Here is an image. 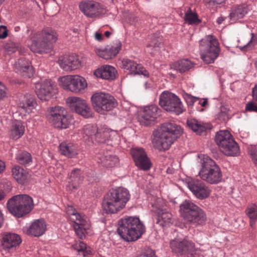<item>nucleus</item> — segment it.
I'll use <instances>...</instances> for the list:
<instances>
[{
	"label": "nucleus",
	"mask_w": 257,
	"mask_h": 257,
	"mask_svg": "<svg viewBox=\"0 0 257 257\" xmlns=\"http://www.w3.org/2000/svg\"><path fill=\"white\" fill-rule=\"evenodd\" d=\"M117 231L124 240L134 241L140 238L145 232V226L140 219L136 217H126L118 221Z\"/></svg>",
	"instance_id": "f03ea898"
},
{
	"label": "nucleus",
	"mask_w": 257,
	"mask_h": 257,
	"mask_svg": "<svg viewBox=\"0 0 257 257\" xmlns=\"http://www.w3.org/2000/svg\"><path fill=\"white\" fill-rule=\"evenodd\" d=\"M90 224L83 225H73L74 229L76 235L81 239L85 238V232L90 228Z\"/></svg>",
	"instance_id": "49530a36"
},
{
	"label": "nucleus",
	"mask_w": 257,
	"mask_h": 257,
	"mask_svg": "<svg viewBox=\"0 0 257 257\" xmlns=\"http://www.w3.org/2000/svg\"><path fill=\"white\" fill-rule=\"evenodd\" d=\"M157 223L159 225L169 226L173 222L172 214L166 209H158L156 212Z\"/></svg>",
	"instance_id": "72a5a7b5"
},
{
	"label": "nucleus",
	"mask_w": 257,
	"mask_h": 257,
	"mask_svg": "<svg viewBox=\"0 0 257 257\" xmlns=\"http://www.w3.org/2000/svg\"><path fill=\"white\" fill-rule=\"evenodd\" d=\"M39 38L45 41L51 50L54 43L57 40L58 35L56 32L50 28L44 29L42 31L38 33Z\"/></svg>",
	"instance_id": "7c9ffc66"
},
{
	"label": "nucleus",
	"mask_w": 257,
	"mask_h": 257,
	"mask_svg": "<svg viewBox=\"0 0 257 257\" xmlns=\"http://www.w3.org/2000/svg\"><path fill=\"white\" fill-rule=\"evenodd\" d=\"M34 206L32 198L27 194L15 195L9 199L7 203L9 211L18 218L29 213Z\"/></svg>",
	"instance_id": "423d86ee"
},
{
	"label": "nucleus",
	"mask_w": 257,
	"mask_h": 257,
	"mask_svg": "<svg viewBox=\"0 0 257 257\" xmlns=\"http://www.w3.org/2000/svg\"><path fill=\"white\" fill-rule=\"evenodd\" d=\"M8 89L5 85L0 81V100L7 97Z\"/></svg>",
	"instance_id": "5fc2aeb1"
},
{
	"label": "nucleus",
	"mask_w": 257,
	"mask_h": 257,
	"mask_svg": "<svg viewBox=\"0 0 257 257\" xmlns=\"http://www.w3.org/2000/svg\"><path fill=\"white\" fill-rule=\"evenodd\" d=\"M6 168V165L4 162L0 160V173H2Z\"/></svg>",
	"instance_id": "680f3d73"
},
{
	"label": "nucleus",
	"mask_w": 257,
	"mask_h": 257,
	"mask_svg": "<svg viewBox=\"0 0 257 257\" xmlns=\"http://www.w3.org/2000/svg\"><path fill=\"white\" fill-rule=\"evenodd\" d=\"M21 242L22 239L18 234L7 233L3 237L2 246L4 250L11 252L15 250Z\"/></svg>",
	"instance_id": "412c9836"
},
{
	"label": "nucleus",
	"mask_w": 257,
	"mask_h": 257,
	"mask_svg": "<svg viewBox=\"0 0 257 257\" xmlns=\"http://www.w3.org/2000/svg\"><path fill=\"white\" fill-rule=\"evenodd\" d=\"M131 154L136 165L141 170H149L151 166V162L143 148H135L131 150Z\"/></svg>",
	"instance_id": "dca6fc26"
},
{
	"label": "nucleus",
	"mask_w": 257,
	"mask_h": 257,
	"mask_svg": "<svg viewBox=\"0 0 257 257\" xmlns=\"http://www.w3.org/2000/svg\"><path fill=\"white\" fill-rule=\"evenodd\" d=\"M159 108L156 105H151L144 107L138 116V120L142 125L148 126L152 124L159 115Z\"/></svg>",
	"instance_id": "a211bd4d"
},
{
	"label": "nucleus",
	"mask_w": 257,
	"mask_h": 257,
	"mask_svg": "<svg viewBox=\"0 0 257 257\" xmlns=\"http://www.w3.org/2000/svg\"><path fill=\"white\" fill-rule=\"evenodd\" d=\"M245 213L249 218V225L253 228L257 220V206L254 204L248 205Z\"/></svg>",
	"instance_id": "37998d69"
},
{
	"label": "nucleus",
	"mask_w": 257,
	"mask_h": 257,
	"mask_svg": "<svg viewBox=\"0 0 257 257\" xmlns=\"http://www.w3.org/2000/svg\"><path fill=\"white\" fill-rule=\"evenodd\" d=\"M130 199L129 191L125 188L112 189L106 194L103 208L109 213H116L123 209Z\"/></svg>",
	"instance_id": "7ed1b4c3"
},
{
	"label": "nucleus",
	"mask_w": 257,
	"mask_h": 257,
	"mask_svg": "<svg viewBox=\"0 0 257 257\" xmlns=\"http://www.w3.org/2000/svg\"><path fill=\"white\" fill-rule=\"evenodd\" d=\"M161 44L159 39L154 38L148 44L147 47L151 49H154L155 51H158Z\"/></svg>",
	"instance_id": "3c124183"
},
{
	"label": "nucleus",
	"mask_w": 257,
	"mask_h": 257,
	"mask_svg": "<svg viewBox=\"0 0 257 257\" xmlns=\"http://www.w3.org/2000/svg\"><path fill=\"white\" fill-rule=\"evenodd\" d=\"M18 48V44L10 42L4 45V50L9 55L15 52Z\"/></svg>",
	"instance_id": "09e8293b"
},
{
	"label": "nucleus",
	"mask_w": 257,
	"mask_h": 257,
	"mask_svg": "<svg viewBox=\"0 0 257 257\" xmlns=\"http://www.w3.org/2000/svg\"><path fill=\"white\" fill-rule=\"evenodd\" d=\"M116 70L110 65H104L97 69L94 72V75L97 78L112 80L115 78Z\"/></svg>",
	"instance_id": "bb28decb"
},
{
	"label": "nucleus",
	"mask_w": 257,
	"mask_h": 257,
	"mask_svg": "<svg viewBox=\"0 0 257 257\" xmlns=\"http://www.w3.org/2000/svg\"><path fill=\"white\" fill-rule=\"evenodd\" d=\"M139 257H157L154 251L148 248L144 252L139 255Z\"/></svg>",
	"instance_id": "4d7b16f0"
},
{
	"label": "nucleus",
	"mask_w": 257,
	"mask_h": 257,
	"mask_svg": "<svg viewBox=\"0 0 257 257\" xmlns=\"http://www.w3.org/2000/svg\"><path fill=\"white\" fill-rule=\"evenodd\" d=\"M183 96L186 103L190 106H193L195 103L199 101L198 98L193 97L188 93H184Z\"/></svg>",
	"instance_id": "8fccbe9b"
},
{
	"label": "nucleus",
	"mask_w": 257,
	"mask_h": 257,
	"mask_svg": "<svg viewBox=\"0 0 257 257\" xmlns=\"http://www.w3.org/2000/svg\"><path fill=\"white\" fill-rule=\"evenodd\" d=\"M82 171L79 169L73 170L69 176V181L67 185V189L70 191H75L82 183L83 176Z\"/></svg>",
	"instance_id": "c756f323"
},
{
	"label": "nucleus",
	"mask_w": 257,
	"mask_h": 257,
	"mask_svg": "<svg viewBox=\"0 0 257 257\" xmlns=\"http://www.w3.org/2000/svg\"><path fill=\"white\" fill-rule=\"evenodd\" d=\"M80 11L87 17L96 19L103 13V6L99 3L92 0H84L79 4Z\"/></svg>",
	"instance_id": "4468645a"
},
{
	"label": "nucleus",
	"mask_w": 257,
	"mask_h": 257,
	"mask_svg": "<svg viewBox=\"0 0 257 257\" xmlns=\"http://www.w3.org/2000/svg\"><path fill=\"white\" fill-rule=\"evenodd\" d=\"M122 68L128 70L130 74L134 75L141 74L148 77L149 73L146 69L140 64H137L133 60L124 59L122 60Z\"/></svg>",
	"instance_id": "5701e85b"
},
{
	"label": "nucleus",
	"mask_w": 257,
	"mask_h": 257,
	"mask_svg": "<svg viewBox=\"0 0 257 257\" xmlns=\"http://www.w3.org/2000/svg\"><path fill=\"white\" fill-rule=\"evenodd\" d=\"M96 157L98 160V163H101L107 168L113 167L119 162V159L116 156L108 152L105 153L102 151L97 155Z\"/></svg>",
	"instance_id": "cd10ccee"
},
{
	"label": "nucleus",
	"mask_w": 257,
	"mask_h": 257,
	"mask_svg": "<svg viewBox=\"0 0 257 257\" xmlns=\"http://www.w3.org/2000/svg\"><path fill=\"white\" fill-rule=\"evenodd\" d=\"M252 93L253 100L257 102V84L252 88Z\"/></svg>",
	"instance_id": "bf43d9fd"
},
{
	"label": "nucleus",
	"mask_w": 257,
	"mask_h": 257,
	"mask_svg": "<svg viewBox=\"0 0 257 257\" xmlns=\"http://www.w3.org/2000/svg\"><path fill=\"white\" fill-rule=\"evenodd\" d=\"M114 133V132L110 130L106 127H102L100 128L97 127V131L94 137V141L99 143H104L108 140L112 134Z\"/></svg>",
	"instance_id": "e433bc0d"
},
{
	"label": "nucleus",
	"mask_w": 257,
	"mask_h": 257,
	"mask_svg": "<svg viewBox=\"0 0 257 257\" xmlns=\"http://www.w3.org/2000/svg\"><path fill=\"white\" fill-rule=\"evenodd\" d=\"M15 67L17 72L25 77L30 78L33 76V70L30 62L24 58H21L16 62Z\"/></svg>",
	"instance_id": "a878e982"
},
{
	"label": "nucleus",
	"mask_w": 257,
	"mask_h": 257,
	"mask_svg": "<svg viewBox=\"0 0 257 257\" xmlns=\"http://www.w3.org/2000/svg\"><path fill=\"white\" fill-rule=\"evenodd\" d=\"M184 19L186 23L191 25H198L201 22L197 14L193 12L190 8H188L185 12Z\"/></svg>",
	"instance_id": "79ce46f5"
},
{
	"label": "nucleus",
	"mask_w": 257,
	"mask_h": 257,
	"mask_svg": "<svg viewBox=\"0 0 257 257\" xmlns=\"http://www.w3.org/2000/svg\"><path fill=\"white\" fill-rule=\"evenodd\" d=\"M228 111L225 107H221L220 111L218 113L217 117L220 120L225 121L228 118Z\"/></svg>",
	"instance_id": "603ef678"
},
{
	"label": "nucleus",
	"mask_w": 257,
	"mask_h": 257,
	"mask_svg": "<svg viewBox=\"0 0 257 257\" xmlns=\"http://www.w3.org/2000/svg\"><path fill=\"white\" fill-rule=\"evenodd\" d=\"M199 49L202 59L208 64L213 62L220 53L219 43L212 35H207L200 41Z\"/></svg>",
	"instance_id": "0eeeda50"
},
{
	"label": "nucleus",
	"mask_w": 257,
	"mask_h": 257,
	"mask_svg": "<svg viewBox=\"0 0 257 257\" xmlns=\"http://www.w3.org/2000/svg\"><path fill=\"white\" fill-rule=\"evenodd\" d=\"M91 100L94 109L101 114H104L105 112L112 109L116 103L113 96L102 92L93 94Z\"/></svg>",
	"instance_id": "1a4fd4ad"
},
{
	"label": "nucleus",
	"mask_w": 257,
	"mask_h": 257,
	"mask_svg": "<svg viewBox=\"0 0 257 257\" xmlns=\"http://www.w3.org/2000/svg\"><path fill=\"white\" fill-rule=\"evenodd\" d=\"M187 187L197 199L203 200L210 196L211 191L209 188L198 179L188 181Z\"/></svg>",
	"instance_id": "2eb2a0df"
},
{
	"label": "nucleus",
	"mask_w": 257,
	"mask_h": 257,
	"mask_svg": "<svg viewBox=\"0 0 257 257\" xmlns=\"http://www.w3.org/2000/svg\"><path fill=\"white\" fill-rule=\"evenodd\" d=\"M245 110L248 111L257 112V104L254 101L248 102L245 106Z\"/></svg>",
	"instance_id": "6e6d98bb"
},
{
	"label": "nucleus",
	"mask_w": 257,
	"mask_h": 257,
	"mask_svg": "<svg viewBox=\"0 0 257 257\" xmlns=\"http://www.w3.org/2000/svg\"><path fill=\"white\" fill-rule=\"evenodd\" d=\"M73 247L79 252H84L85 251L88 252V251L86 250V244L82 241H79L78 243H75L73 245Z\"/></svg>",
	"instance_id": "864d4df0"
},
{
	"label": "nucleus",
	"mask_w": 257,
	"mask_h": 257,
	"mask_svg": "<svg viewBox=\"0 0 257 257\" xmlns=\"http://www.w3.org/2000/svg\"><path fill=\"white\" fill-rule=\"evenodd\" d=\"M28 46L31 51L35 53H47L51 50L45 41L38 36V33L31 39L30 42L28 43Z\"/></svg>",
	"instance_id": "b1692460"
},
{
	"label": "nucleus",
	"mask_w": 257,
	"mask_h": 257,
	"mask_svg": "<svg viewBox=\"0 0 257 257\" xmlns=\"http://www.w3.org/2000/svg\"><path fill=\"white\" fill-rule=\"evenodd\" d=\"M4 221V219L3 214L2 213V211L0 210V228H1L3 225Z\"/></svg>",
	"instance_id": "e2e57ef3"
},
{
	"label": "nucleus",
	"mask_w": 257,
	"mask_h": 257,
	"mask_svg": "<svg viewBox=\"0 0 257 257\" xmlns=\"http://www.w3.org/2000/svg\"><path fill=\"white\" fill-rule=\"evenodd\" d=\"M247 12V7L245 5H239L232 8L230 13V19L234 22L242 19Z\"/></svg>",
	"instance_id": "4c0bfd02"
},
{
	"label": "nucleus",
	"mask_w": 257,
	"mask_h": 257,
	"mask_svg": "<svg viewBox=\"0 0 257 257\" xmlns=\"http://www.w3.org/2000/svg\"><path fill=\"white\" fill-rule=\"evenodd\" d=\"M144 86L146 89L150 88L151 87V84L149 83L148 82H145Z\"/></svg>",
	"instance_id": "774afa93"
},
{
	"label": "nucleus",
	"mask_w": 257,
	"mask_h": 257,
	"mask_svg": "<svg viewBox=\"0 0 257 257\" xmlns=\"http://www.w3.org/2000/svg\"><path fill=\"white\" fill-rule=\"evenodd\" d=\"M96 131V126L89 124L85 125L80 133L84 141L93 143Z\"/></svg>",
	"instance_id": "c9c22d12"
},
{
	"label": "nucleus",
	"mask_w": 257,
	"mask_h": 257,
	"mask_svg": "<svg viewBox=\"0 0 257 257\" xmlns=\"http://www.w3.org/2000/svg\"><path fill=\"white\" fill-rule=\"evenodd\" d=\"M251 37L246 42L238 46L239 48L243 51H246L252 49L257 44V38L255 37L253 33L251 34Z\"/></svg>",
	"instance_id": "a18cd8bd"
},
{
	"label": "nucleus",
	"mask_w": 257,
	"mask_h": 257,
	"mask_svg": "<svg viewBox=\"0 0 257 257\" xmlns=\"http://www.w3.org/2000/svg\"><path fill=\"white\" fill-rule=\"evenodd\" d=\"M215 141L220 151L225 155L237 156L239 154L238 145L228 131H220L215 136Z\"/></svg>",
	"instance_id": "6e6552de"
},
{
	"label": "nucleus",
	"mask_w": 257,
	"mask_h": 257,
	"mask_svg": "<svg viewBox=\"0 0 257 257\" xmlns=\"http://www.w3.org/2000/svg\"><path fill=\"white\" fill-rule=\"evenodd\" d=\"M8 35L7 27L4 26H0V39L6 38Z\"/></svg>",
	"instance_id": "13d9d810"
},
{
	"label": "nucleus",
	"mask_w": 257,
	"mask_h": 257,
	"mask_svg": "<svg viewBox=\"0 0 257 257\" xmlns=\"http://www.w3.org/2000/svg\"><path fill=\"white\" fill-rule=\"evenodd\" d=\"M66 213L70 220L74 222V225H82L89 223L86 220L85 215L78 213L72 206H68L66 208Z\"/></svg>",
	"instance_id": "2f4dec72"
},
{
	"label": "nucleus",
	"mask_w": 257,
	"mask_h": 257,
	"mask_svg": "<svg viewBox=\"0 0 257 257\" xmlns=\"http://www.w3.org/2000/svg\"><path fill=\"white\" fill-rule=\"evenodd\" d=\"M224 20V18L223 17H220L217 19V22L218 24H221Z\"/></svg>",
	"instance_id": "338daca9"
},
{
	"label": "nucleus",
	"mask_w": 257,
	"mask_h": 257,
	"mask_svg": "<svg viewBox=\"0 0 257 257\" xmlns=\"http://www.w3.org/2000/svg\"><path fill=\"white\" fill-rule=\"evenodd\" d=\"M225 0H210V2H212L216 4H220L224 2Z\"/></svg>",
	"instance_id": "69168bd1"
},
{
	"label": "nucleus",
	"mask_w": 257,
	"mask_h": 257,
	"mask_svg": "<svg viewBox=\"0 0 257 257\" xmlns=\"http://www.w3.org/2000/svg\"><path fill=\"white\" fill-rule=\"evenodd\" d=\"M179 212L185 221L196 225L204 224L207 219L204 211L189 200L180 204Z\"/></svg>",
	"instance_id": "39448f33"
},
{
	"label": "nucleus",
	"mask_w": 257,
	"mask_h": 257,
	"mask_svg": "<svg viewBox=\"0 0 257 257\" xmlns=\"http://www.w3.org/2000/svg\"><path fill=\"white\" fill-rule=\"evenodd\" d=\"M36 105V102L34 96L31 94H27L21 98L19 107L22 112L30 113Z\"/></svg>",
	"instance_id": "473e14b6"
},
{
	"label": "nucleus",
	"mask_w": 257,
	"mask_h": 257,
	"mask_svg": "<svg viewBox=\"0 0 257 257\" xmlns=\"http://www.w3.org/2000/svg\"><path fill=\"white\" fill-rule=\"evenodd\" d=\"M25 126L22 122L19 121H15L10 131V136L15 140H17L21 138L24 134Z\"/></svg>",
	"instance_id": "a19ab883"
},
{
	"label": "nucleus",
	"mask_w": 257,
	"mask_h": 257,
	"mask_svg": "<svg viewBox=\"0 0 257 257\" xmlns=\"http://www.w3.org/2000/svg\"><path fill=\"white\" fill-rule=\"evenodd\" d=\"M180 126L174 122L162 124L160 128L153 132V143L159 150H168L182 134Z\"/></svg>",
	"instance_id": "f257e3e1"
},
{
	"label": "nucleus",
	"mask_w": 257,
	"mask_h": 257,
	"mask_svg": "<svg viewBox=\"0 0 257 257\" xmlns=\"http://www.w3.org/2000/svg\"><path fill=\"white\" fill-rule=\"evenodd\" d=\"M102 35L99 33H98V32H96L95 33V39L98 41H101L102 40Z\"/></svg>",
	"instance_id": "052dcab7"
},
{
	"label": "nucleus",
	"mask_w": 257,
	"mask_h": 257,
	"mask_svg": "<svg viewBox=\"0 0 257 257\" xmlns=\"http://www.w3.org/2000/svg\"><path fill=\"white\" fill-rule=\"evenodd\" d=\"M36 93L40 99L48 101L54 93L53 83L50 80L45 79L36 83Z\"/></svg>",
	"instance_id": "f3484780"
},
{
	"label": "nucleus",
	"mask_w": 257,
	"mask_h": 257,
	"mask_svg": "<svg viewBox=\"0 0 257 257\" xmlns=\"http://www.w3.org/2000/svg\"><path fill=\"white\" fill-rule=\"evenodd\" d=\"M187 123L190 128L199 135L204 134L207 130V126L202 122L196 119H188Z\"/></svg>",
	"instance_id": "58836bf2"
},
{
	"label": "nucleus",
	"mask_w": 257,
	"mask_h": 257,
	"mask_svg": "<svg viewBox=\"0 0 257 257\" xmlns=\"http://www.w3.org/2000/svg\"><path fill=\"white\" fill-rule=\"evenodd\" d=\"M60 154L68 158H76L79 154L78 145L71 143L63 142L59 145Z\"/></svg>",
	"instance_id": "c85d7f7f"
},
{
	"label": "nucleus",
	"mask_w": 257,
	"mask_h": 257,
	"mask_svg": "<svg viewBox=\"0 0 257 257\" xmlns=\"http://www.w3.org/2000/svg\"><path fill=\"white\" fill-rule=\"evenodd\" d=\"M201 165L198 175L202 180L210 184H216L221 181L222 175L220 168L212 159L203 156Z\"/></svg>",
	"instance_id": "20e7f679"
},
{
	"label": "nucleus",
	"mask_w": 257,
	"mask_h": 257,
	"mask_svg": "<svg viewBox=\"0 0 257 257\" xmlns=\"http://www.w3.org/2000/svg\"><path fill=\"white\" fill-rule=\"evenodd\" d=\"M46 229L45 222L43 219H37L34 221L31 225L23 227V232L28 235L34 236H40L44 233Z\"/></svg>",
	"instance_id": "4be33fe9"
},
{
	"label": "nucleus",
	"mask_w": 257,
	"mask_h": 257,
	"mask_svg": "<svg viewBox=\"0 0 257 257\" xmlns=\"http://www.w3.org/2000/svg\"><path fill=\"white\" fill-rule=\"evenodd\" d=\"M172 251L179 254H186L191 252L194 249V243L186 239L175 238L170 241Z\"/></svg>",
	"instance_id": "6ab92c4d"
},
{
	"label": "nucleus",
	"mask_w": 257,
	"mask_h": 257,
	"mask_svg": "<svg viewBox=\"0 0 257 257\" xmlns=\"http://www.w3.org/2000/svg\"><path fill=\"white\" fill-rule=\"evenodd\" d=\"M121 46V43L117 41L111 47H108L104 49L96 48L95 51L99 57L105 59H109L116 55L120 51Z\"/></svg>",
	"instance_id": "393cba45"
},
{
	"label": "nucleus",
	"mask_w": 257,
	"mask_h": 257,
	"mask_svg": "<svg viewBox=\"0 0 257 257\" xmlns=\"http://www.w3.org/2000/svg\"><path fill=\"white\" fill-rule=\"evenodd\" d=\"M58 82L64 89L74 93H78L87 86L85 78L77 75L61 77L59 78Z\"/></svg>",
	"instance_id": "9b49d317"
},
{
	"label": "nucleus",
	"mask_w": 257,
	"mask_h": 257,
	"mask_svg": "<svg viewBox=\"0 0 257 257\" xmlns=\"http://www.w3.org/2000/svg\"><path fill=\"white\" fill-rule=\"evenodd\" d=\"M12 172L14 178L19 183L24 184L25 183L28 176V173L27 171L17 166L13 168Z\"/></svg>",
	"instance_id": "ea45409f"
},
{
	"label": "nucleus",
	"mask_w": 257,
	"mask_h": 257,
	"mask_svg": "<svg viewBox=\"0 0 257 257\" xmlns=\"http://www.w3.org/2000/svg\"><path fill=\"white\" fill-rule=\"evenodd\" d=\"M68 106L76 113L85 118L92 116V110L87 102L78 97H69L66 99Z\"/></svg>",
	"instance_id": "ddd939ff"
},
{
	"label": "nucleus",
	"mask_w": 257,
	"mask_h": 257,
	"mask_svg": "<svg viewBox=\"0 0 257 257\" xmlns=\"http://www.w3.org/2000/svg\"><path fill=\"white\" fill-rule=\"evenodd\" d=\"M16 159L18 163L23 165H27L32 162L31 155L26 151H20L17 155Z\"/></svg>",
	"instance_id": "c03bdc74"
},
{
	"label": "nucleus",
	"mask_w": 257,
	"mask_h": 257,
	"mask_svg": "<svg viewBox=\"0 0 257 257\" xmlns=\"http://www.w3.org/2000/svg\"><path fill=\"white\" fill-rule=\"evenodd\" d=\"M159 104L165 110L179 115L185 110L180 98L175 94L164 91L160 96Z\"/></svg>",
	"instance_id": "9d476101"
},
{
	"label": "nucleus",
	"mask_w": 257,
	"mask_h": 257,
	"mask_svg": "<svg viewBox=\"0 0 257 257\" xmlns=\"http://www.w3.org/2000/svg\"><path fill=\"white\" fill-rule=\"evenodd\" d=\"M58 63L60 67L66 71L75 70L80 65L78 56L75 55L62 56L59 57Z\"/></svg>",
	"instance_id": "aec40b11"
},
{
	"label": "nucleus",
	"mask_w": 257,
	"mask_h": 257,
	"mask_svg": "<svg viewBox=\"0 0 257 257\" xmlns=\"http://www.w3.org/2000/svg\"><path fill=\"white\" fill-rule=\"evenodd\" d=\"M197 103L200 104L202 106H205L207 103V99H205L202 101L199 99V101H197Z\"/></svg>",
	"instance_id": "0e129e2a"
},
{
	"label": "nucleus",
	"mask_w": 257,
	"mask_h": 257,
	"mask_svg": "<svg viewBox=\"0 0 257 257\" xmlns=\"http://www.w3.org/2000/svg\"><path fill=\"white\" fill-rule=\"evenodd\" d=\"M193 67V63L188 59H183L175 62L171 65L172 69L182 73Z\"/></svg>",
	"instance_id": "f704fd0d"
},
{
	"label": "nucleus",
	"mask_w": 257,
	"mask_h": 257,
	"mask_svg": "<svg viewBox=\"0 0 257 257\" xmlns=\"http://www.w3.org/2000/svg\"><path fill=\"white\" fill-rule=\"evenodd\" d=\"M48 113L49 120L56 127L66 128L72 122L71 117L67 114L65 108L61 106L51 107Z\"/></svg>",
	"instance_id": "f8f14e48"
},
{
	"label": "nucleus",
	"mask_w": 257,
	"mask_h": 257,
	"mask_svg": "<svg viewBox=\"0 0 257 257\" xmlns=\"http://www.w3.org/2000/svg\"><path fill=\"white\" fill-rule=\"evenodd\" d=\"M247 151L253 163L257 165V144L248 146Z\"/></svg>",
	"instance_id": "de8ad7c7"
}]
</instances>
